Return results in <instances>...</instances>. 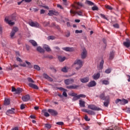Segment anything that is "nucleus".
Listing matches in <instances>:
<instances>
[{"instance_id": "1", "label": "nucleus", "mask_w": 130, "mask_h": 130, "mask_svg": "<svg viewBox=\"0 0 130 130\" xmlns=\"http://www.w3.org/2000/svg\"><path fill=\"white\" fill-rule=\"evenodd\" d=\"M17 16L16 14H12L10 16L6 17L5 19V21L7 24L10 25V26H13L15 24V22H12V21H16Z\"/></svg>"}, {"instance_id": "2", "label": "nucleus", "mask_w": 130, "mask_h": 130, "mask_svg": "<svg viewBox=\"0 0 130 130\" xmlns=\"http://www.w3.org/2000/svg\"><path fill=\"white\" fill-rule=\"evenodd\" d=\"M74 66L76 67V70L79 71L83 67V61L80 59L76 60L74 63Z\"/></svg>"}, {"instance_id": "3", "label": "nucleus", "mask_w": 130, "mask_h": 130, "mask_svg": "<svg viewBox=\"0 0 130 130\" xmlns=\"http://www.w3.org/2000/svg\"><path fill=\"white\" fill-rule=\"evenodd\" d=\"M83 4L80 3V2H75L74 3V5H72V7L73 8H74V9H75V10H79L82 7H83Z\"/></svg>"}, {"instance_id": "4", "label": "nucleus", "mask_w": 130, "mask_h": 130, "mask_svg": "<svg viewBox=\"0 0 130 130\" xmlns=\"http://www.w3.org/2000/svg\"><path fill=\"white\" fill-rule=\"evenodd\" d=\"M89 109H91V110H94V111H99L101 110V109L100 108L97 107L94 105H89L88 106Z\"/></svg>"}, {"instance_id": "5", "label": "nucleus", "mask_w": 130, "mask_h": 130, "mask_svg": "<svg viewBox=\"0 0 130 130\" xmlns=\"http://www.w3.org/2000/svg\"><path fill=\"white\" fill-rule=\"evenodd\" d=\"M70 14L72 16H75L76 14L78 15V16H83V12L82 11H75L73 10H71Z\"/></svg>"}, {"instance_id": "6", "label": "nucleus", "mask_w": 130, "mask_h": 130, "mask_svg": "<svg viewBox=\"0 0 130 130\" xmlns=\"http://www.w3.org/2000/svg\"><path fill=\"white\" fill-rule=\"evenodd\" d=\"M18 30V27H15L13 28L11 33L10 34V37L12 39L14 38V36H15V34H16V32H17Z\"/></svg>"}, {"instance_id": "7", "label": "nucleus", "mask_w": 130, "mask_h": 130, "mask_svg": "<svg viewBox=\"0 0 130 130\" xmlns=\"http://www.w3.org/2000/svg\"><path fill=\"white\" fill-rule=\"evenodd\" d=\"M28 24L31 27H35V28H39V23L37 22L30 21Z\"/></svg>"}, {"instance_id": "8", "label": "nucleus", "mask_w": 130, "mask_h": 130, "mask_svg": "<svg viewBox=\"0 0 130 130\" xmlns=\"http://www.w3.org/2000/svg\"><path fill=\"white\" fill-rule=\"evenodd\" d=\"M81 58L84 59L87 57V50L85 48L82 49V52L81 54Z\"/></svg>"}, {"instance_id": "9", "label": "nucleus", "mask_w": 130, "mask_h": 130, "mask_svg": "<svg viewBox=\"0 0 130 130\" xmlns=\"http://www.w3.org/2000/svg\"><path fill=\"white\" fill-rule=\"evenodd\" d=\"M48 112H49V113H50V114H51V115H52L53 116H56V115L58 114L57 111L53 109H48Z\"/></svg>"}, {"instance_id": "10", "label": "nucleus", "mask_w": 130, "mask_h": 130, "mask_svg": "<svg viewBox=\"0 0 130 130\" xmlns=\"http://www.w3.org/2000/svg\"><path fill=\"white\" fill-rule=\"evenodd\" d=\"M74 82H75V80L73 78L66 79L64 80L66 85H71V84H73Z\"/></svg>"}, {"instance_id": "11", "label": "nucleus", "mask_w": 130, "mask_h": 130, "mask_svg": "<svg viewBox=\"0 0 130 130\" xmlns=\"http://www.w3.org/2000/svg\"><path fill=\"white\" fill-rule=\"evenodd\" d=\"M22 100L24 102H27L30 100V95L29 94L25 95L22 97Z\"/></svg>"}, {"instance_id": "12", "label": "nucleus", "mask_w": 130, "mask_h": 130, "mask_svg": "<svg viewBox=\"0 0 130 130\" xmlns=\"http://www.w3.org/2000/svg\"><path fill=\"white\" fill-rule=\"evenodd\" d=\"M43 76L44 78H45V79H46V80H47L48 81H49V82H52L53 81V79L52 78H51L50 77H49L46 73H44L43 74Z\"/></svg>"}, {"instance_id": "13", "label": "nucleus", "mask_w": 130, "mask_h": 130, "mask_svg": "<svg viewBox=\"0 0 130 130\" xmlns=\"http://www.w3.org/2000/svg\"><path fill=\"white\" fill-rule=\"evenodd\" d=\"M6 114L7 115H9L10 114H15V108H11V109L7 110Z\"/></svg>"}, {"instance_id": "14", "label": "nucleus", "mask_w": 130, "mask_h": 130, "mask_svg": "<svg viewBox=\"0 0 130 130\" xmlns=\"http://www.w3.org/2000/svg\"><path fill=\"white\" fill-rule=\"evenodd\" d=\"M99 98H100V99H102V100H105L106 98H107L108 99H109V96H107L106 97H105V92H103L102 93H101L100 95Z\"/></svg>"}, {"instance_id": "15", "label": "nucleus", "mask_w": 130, "mask_h": 130, "mask_svg": "<svg viewBox=\"0 0 130 130\" xmlns=\"http://www.w3.org/2000/svg\"><path fill=\"white\" fill-rule=\"evenodd\" d=\"M90 79L89 77H84L83 78L80 79V81L81 83H88Z\"/></svg>"}, {"instance_id": "16", "label": "nucleus", "mask_w": 130, "mask_h": 130, "mask_svg": "<svg viewBox=\"0 0 130 130\" xmlns=\"http://www.w3.org/2000/svg\"><path fill=\"white\" fill-rule=\"evenodd\" d=\"M123 44L124 46H125V47L128 48V47H129V46H130V41L126 39V41L123 42Z\"/></svg>"}, {"instance_id": "17", "label": "nucleus", "mask_w": 130, "mask_h": 130, "mask_svg": "<svg viewBox=\"0 0 130 130\" xmlns=\"http://www.w3.org/2000/svg\"><path fill=\"white\" fill-rule=\"evenodd\" d=\"M28 86L30 88H32V89H35L36 90H38V86H37V85H36L33 83H28Z\"/></svg>"}, {"instance_id": "18", "label": "nucleus", "mask_w": 130, "mask_h": 130, "mask_svg": "<svg viewBox=\"0 0 130 130\" xmlns=\"http://www.w3.org/2000/svg\"><path fill=\"white\" fill-rule=\"evenodd\" d=\"M62 49L65 51H74L75 50L73 47H64L62 48Z\"/></svg>"}, {"instance_id": "19", "label": "nucleus", "mask_w": 130, "mask_h": 130, "mask_svg": "<svg viewBox=\"0 0 130 130\" xmlns=\"http://www.w3.org/2000/svg\"><path fill=\"white\" fill-rule=\"evenodd\" d=\"M92 78H93V80H98V79H99V78H100V73H98L96 74H94L92 76Z\"/></svg>"}, {"instance_id": "20", "label": "nucleus", "mask_w": 130, "mask_h": 130, "mask_svg": "<svg viewBox=\"0 0 130 130\" xmlns=\"http://www.w3.org/2000/svg\"><path fill=\"white\" fill-rule=\"evenodd\" d=\"M96 83L95 81H91L90 82H89L88 84V87H95L96 85Z\"/></svg>"}, {"instance_id": "21", "label": "nucleus", "mask_w": 130, "mask_h": 130, "mask_svg": "<svg viewBox=\"0 0 130 130\" xmlns=\"http://www.w3.org/2000/svg\"><path fill=\"white\" fill-rule=\"evenodd\" d=\"M66 88L67 89H77V88H79V85L74 84L73 85L68 86Z\"/></svg>"}, {"instance_id": "22", "label": "nucleus", "mask_w": 130, "mask_h": 130, "mask_svg": "<svg viewBox=\"0 0 130 130\" xmlns=\"http://www.w3.org/2000/svg\"><path fill=\"white\" fill-rule=\"evenodd\" d=\"M115 54V52L112 51L110 52V55H109V59L112 60L113 58H114V55Z\"/></svg>"}, {"instance_id": "23", "label": "nucleus", "mask_w": 130, "mask_h": 130, "mask_svg": "<svg viewBox=\"0 0 130 130\" xmlns=\"http://www.w3.org/2000/svg\"><path fill=\"white\" fill-rule=\"evenodd\" d=\"M128 103V101L127 100L123 99L121 100V102L120 103L121 105H125V104H127Z\"/></svg>"}, {"instance_id": "24", "label": "nucleus", "mask_w": 130, "mask_h": 130, "mask_svg": "<svg viewBox=\"0 0 130 130\" xmlns=\"http://www.w3.org/2000/svg\"><path fill=\"white\" fill-rule=\"evenodd\" d=\"M47 110H46V109H44V110H42V113H44V116H45L46 117H48L50 115L48 113H47Z\"/></svg>"}, {"instance_id": "25", "label": "nucleus", "mask_w": 130, "mask_h": 130, "mask_svg": "<svg viewBox=\"0 0 130 130\" xmlns=\"http://www.w3.org/2000/svg\"><path fill=\"white\" fill-rule=\"evenodd\" d=\"M37 50V51H39V52H40V53H44L45 52L44 49L40 46L38 47Z\"/></svg>"}, {"instance_id": "26", "label": "nucleus", "mask_w": 130, "mask_h": 130, "mask_svg": "<svg viewBox=\"0 0 130 130\" xmlns=\"http://www.w3.org/2000/svg\"><path fill=\"white\" fill-rule=\"evenodd\" d=\"M43 47L48 52L51 51V49H50V48L47 45H44Z\"/></svg>"}, {"instance_id": "27", "label": "nucleus", "mask_w": 130, "mask_h": 130, "mask_svg": "<svg viewBox=\"0 0 130 130\" xmlns=\"http://www.w3.org/2000/svg\"><path fill=\"white\" fill-rule=\"evenodd\" d=\"M29 42L31 43L33 46H37V43L34 40H30L29 41Z\"/></svg>"}, {"instance_id": "28", "label": "nucleus", "mask_w": 130, "mask_h": 130, "mask_svg": "<svg viewBox=\"0 0 130 130\" xmlns=\"http://www.w3.org/2000/svg\"><path fill=\"white\" fill-rule=\"evenodd\" d=\"M58 58L59 59V61H60V62H62L63 61H64L66 60V57H62L61 56H59L58 57Z\"/></svg>"}, {"instance_id": "29", "label": "nucleus", "mask_w": 130, "mask_h": 130, "mask_svg": "<svg viewBox=\"0 0 130 130\" xmlns=\"http://www.w3.org/2000/svg\"><path fill=\"white\" fill-rule=\"evenodd\" d=\"M79 105L80 107H85V101L79 100Z\"/></svg>"}, {"instance_id": "30", "label": "nucleus", "mask_w": 130, "mask_h": 130, "mask_svg": "<svg viewBox=\"0 0 130 130\" xmlns=\"http://www.w3.org/2000/svg\"><path fill=\"white\" fill-rule=\"evenodd\" d=\"M104 64V60H102L100 64V66H99V70H102L103 69V65Z\"/></svg>"}, {"instance_id": "31", "label": "nucleus", "mask_w": 130, "mask_h": 130, "mask_svg": "<svg viewBox=\"0 0 130 130\" xmlns=\"http://www.w3.org/2000/svg\"><path fill=\"white\" fill-rule=\"evenodd\" d=\"M48 15L49 16H52V15H55V11L53 10H49Z\"/></svg>"}, {"instance_id": "32", "label": "nucleus", "mask_w": 130, "mask_h": 130, "mask_svg": "<svg viewBox=\"0 0 130 130\" xmlns=\"http://www.w3.org/2000/svg\"><path fill=\"white\" fill-rule=\"evenodd\" d=\"M25 63H26V64H27L29 69H32V68H33V65H32V64H31V63L28 61H25Z\"/></svg>"}, {"instance_id": "33", "label": "nucleus", "mask_w": 130, "mask_h": 130, "mask_svg": "<svg viewBox=\"0 0 130 130\" xmlns=\"http://www.w3.org/2000/svg\"><path fill=\"white\" fill-rule=\"evenodd\" d=\"M85 4L87 5H89V6H94V3L91 1H89L88 0H86L85 2Z\"/></svg>"}, {"instance_id": "34", "label": "nucleus", "mask_w": 130, "mask_h": 130, "mask_svg": "<svg viewBox=\"0 0 130 130\" xmlns=\"http://www.w3.org/2000/svg\"><path fill=\"white\" fill-rule=\"evenodd\" d=\"M102 84L103 85H109L110 82H109V81H108V80H104L102 81Z\"/></svg>"}, {"instance_id": "35", "label": "nucleus", "mask_w": 130, "mask_h": 130, "mask_svg": "<svg viewBox=\"0 0 130 130\" xmlns=\"http://www.w3.org/2000/svg\"><path fill=\"white\" fill-rule=\"evenodd\" d=\"M87 113L89 115H94V114H95V112H94V111H93L92 110H90L87 111Z\"/></svg>"}, {"instance_id": "36", "label": "nucleus", "mask_w": 130, "mask_h": 130, "mask_svg": "<svg viewBox=\"0 0 130 130\" xmlns=\"http://www.w3.org/2000/svg\"><path fill=\"white\" fill-rule=\"evenodd\" d=\"M5 105H9L10 104V100L8 99H6L4 102Z\"/></svg>"}, {"instance_id": "37", "label": "nucleus", "mask_w": 130, "mask_h": 130, "mask_svg": "<svg viewBox=\"0 0 130 130\" xmlns=\"http://www.w3.org/2000/svg\"><path fill=\"white\" fill-rule=\"evenodd\" d=\"M22 92V89L18 88L15 91L16 94H20Z\"/></svg>"}, {"instance_id": "38", "label": "nucleus", "mask_w": 130, "mask_h": 130, "mask_svg": "<svg viewBox=\"0 0 130 130\" xmlns=\"http://www.w3.org/2000/svg\"><path fill=\"white\" fill-rule=\"evenodd\" d=\"M45 127L48 128V129H49L51 128V125L49 123H46L45 124Z\"/></svg>"}, {"instance_id": "39", "label": "nucleus", "mask_w": 130, "mask_h": 130, "mask_svg": "<svg viewBox=\"0 0 130 130\" xmlns=\"http://www.w3.org/2000/svg\"><path fill=\"white\" fill-rule=\"evenodd\" d=\"M34 68L35 70H37V71H40V67L38 65H34Z\"/></svg>"}, {"instance_id": "40", "label": "nucleus", "mask_w": 130, "mask_h": 130, "mask_svg": "<svg viewBox=\"0 0 130 130\" xmlns=\"http://www.w3.org/2000/svg\"><path fill=\"white\" fill-rule=\"evenodd\" d=\"M78 98L80 99V98H86V96L85 94H78Z\"/></svg>"}, {"instance_id": "41", "label": "nucleus", "mask_w": 130, "mask_h": 130, "mask_svg": "<svg viewBox=\"0 0 130 130\" xmlns=\"http://www.w3.org/2000/svg\"><path fill=\"white\" fill-rule=\"evenodd\" d=\"M105 8H106V9H108V10H110V11L113 10V8L109 5H105Z\"/></svg>"}, {"instance_id": "42", "label": "nucleus", "mask_w": 130, "mask_h": 130, "mask_svg": "<svg viewBox=\"0 0 130 130\" xmlns=\"http://www.w3.org/2000/svg\"><path fill=\"white\" fill-rule=\"evenodd\" d=\"M79 98H78V95H76L74 97H73V98L72 99V101L74 102V101H77V100H79Z\"/></svg>"}, {"instance_id": "43", "label": "nucleus", "mask_w": 130, "mask_h": 130, "mask_svg": "<svg viewBox=\"0 0 130 130\" xmlns=\"http://www.w3.org/2000/svg\"><path fill=\"white\" fill-rule=\"evenodd\" d=\"M100 16H101V18H103V19H105V20H108L107 17H106L105 15L103 14H100Z\"/></svg>"}, {"instance_id": "44", "label": "nucleus", "mask_w": 130, "mask_h": 130, "mask_svg": "<svg viewBox=\"0 0 130 130\" xmlns=\"http://www.w3.org/2000/svg\"><path fill=\"white\" fill-rule=\"evenodd\" d=\"M54 39H55V37H54V36H51L48 37V40H54Z\"/></svg>"}, {"instance_id": "45", "label": "nucleus", "mask_w": 130, "mask_h": 130, "mask_svg": "<svg viewBox=\"0 0 130 130\" xmlns=\"http://www.w3.org/2000/svg\"><path fill=\"white\" fill-rule=\"evenodd\" d=\"M105 73H106V74H110L111 73V69H108L106 70Z\"/></svg>"}, {"instance_id": "46", "label": "nucleus", "mask_w": 130, "mask_h": 130, "mask_svg": "<svg viewBox=\"0 0 130 130\" xmlns=\"http://www.w3.org/2000/svg\"><path fill=\"white\" fill-rule=\"evenodd\" d=\"M69 95H70V96H72V97H75L76 96H78V94L76 93H74V92L71 93Z\"/></svg>"}, {"instance_id": "47", "label": "nucleus", "mask_w": 130, "mask_h": 130, "mask_svg": "<svg viewBox=\"0 0 130 130\" xmlns=\"http://www.w3.org/2000/svg\"><path fill=\"white\" fill-rule=\"evenodd\" d=\"M109 105V102H108V101H106V102L104 103V105L106 107H108V105Z\"/></svg>"}, {"instance_id": "48", "label": "nucleus", "mask_w": 130, "mask_h": 130, "mask_svg": "<svg viewBox=\"0 0 130 130\" xmlns=\"http://www.w3.org/2000/svg\"><path fill=\"white\" fill-rule=\"evenodd\" d=\"M91 9L92 11H98V7L97 6H93Z\"/></svg>"}, {"instance_id": "49", "label": "nucleus", "mask_w": 130, "mask_h": 130, "mask_svg": "<svg viewBox=\"0 0 130 130\" xmlns=\"http://www.w3.org/2000/svg\"><path fill=\"white\" fill-rule=\"evenodd\" d=\"M62 72H63V73H67L68 72V69H67V68L64 67L61 69Z\"/></svg>"}, {"instance_id": "50", "label": "nucleus", "mask_w": 130, "mask_h": 130, "mask_svg": "<svg viewBox=\"0 0 130 130\" xmlns=\"http://www.w3.org/2000/svg\"><path fill=\"white\" fill-rule=\"evenodd\" d=\"M27 81H28L29 83H34V80H33L31 78H27Z\"/></svg>"}, {"instance_id": "51", "label": "nucleus", "mask_w": 130, "mask_h": 130, "mask_svg": "<svg viewBox=\"0 0 130 130\" xmlns=\"http://www.w3.org/2000/svg\"><path fill=\"white\" fill-rule=\"evenodd\" d=\"M25 107H26V105H25L24 104H22L20 106V109H21V110H23V109H25Z\"/></svg>"}, {"instance_id": "52", "label": "nucleus", "mask_w": 130, "mask_h": 130, "mask_svg": "<svg viewBox=\"0 0 130 130\" xmlns=\"http://www.w3.org/2000/svg\"><path fill=\"white\" fill-rule=\"evenodd\" d=\"M67 91H64L62 93V96L64 97H68V93H67Z\"/></svg>"}, {"instance_id": "53", "label": "nucleus", "mask_w": 130, "mask_h": 130, "mask_svg": "<svg viewBox=\"0 0 130 130\" xmlns=\"http://www.w3.org/2000/svg\"><path fill=\"white\" fill-rule=\"evenodd\" d=\"M57 89H58L59 90H60V91H68V90L62 88V87H58Z\"/></svg>"}, {"instance_id": "54", "label": "nucleus", "mask_w": 130, "mask_h": 130, "mask_svg": "<svg viewBox=\"0 0 130 130\" xmlns=\"http://www.w3.org/2000/svg\"><path fill=\"white\" fill-rule=\"evenodd\" d=\"M56 124H58V125H63L64 123L63 122H57Z\"/></svg>"}, {"instance_id": "55", "label": "nucleus", "mask_w": 130, "mask_h": 130, "mask_svg": "<svg viewBox=\"0 0 130 130\" xmlns=\"http://www.w3.org/2000/svg\"><path fill=\"white\" fill-rule=\"evenodd\" d=\"M119 102H120H120H121V100H120L119 99H117L115 101L116 104H118V103H119Z\"/></svg>"}, {"instance_id": "56", "label": "nucleus", "mask_w": 130, "mask_h": 130, "mask_svg": "<svg viewBox=\"0 0 130 130\" xmlns=\"http://www.w3.org/2000/svg\"><path fill=\"white\" fill-rule=\"evenodd\" d=\"M84 119L85 120H86V121H90V119H89V118L88 117V116L85 115L84 117Z\"/></svg>"}, {"instance_id": "57", "label": "nucleus", "mask_w": 130, "mask_h": 130, "mask_svg": "<svg viewBox=\"0 0 130 130\" xmlns=\"http://www.w3.org/2000/svg\"><path fill=\"white\" fill-rule=\"evenodd\" d=\"M75 33H76V34H78L79 33H83V30H75Z\"/></svg>"}, {"instance_id": "58", "label": "nucleus", "mask_w": 130, "mask_h": 130, "mask_svg": "<svg viewBox=\"0 0 130 130\" xmlns=\"http://www.w3.org/2000/svg\"><path fill=\"white\" fill-rule=\"evenodd\" d=\"M113 27H114V28H119V25H118L117 23H116L113 24Z\"/></svg>"}, {"instance_id": "59", "label": "nucleus", "mask_w": 130, "mask_h": 130, "mask_svg": "<svg viewBox=\"0 0 130 130\" xmlns=\"http://www.w3.org/2000/svg\"><path fill=\"white\" fill-rule=\"evenodd\" d=\"M49 22H44V26H49Z\"/></svg>"}, {"instance_id": "60", "label": "nucleus", "mask_w": 130, "mask_h": 130, "mask_svg": "<svg viewBox=\"0 0 130 130\" xmlns=\"http://www.w3.org/2000/svg\"><path fill=\"white\" fill-rule=\"evenodd\" d=\"M20 67H23V68H26V63H21L20 64Z\"/></svg>"}, {"instance_id": "61", "label": "nucleus", "mask_w": 130, "mask_h": 130, "mask_svg": "<svg viewBox=\"0 0 130 130\" xmlns=\"http://www.w3.org/2000/svg\"><path fill=\"white\" fill-rule=\"evenodd\" d=\"M16 59L17 61H19V62H22V59L20 58L19 57H17Z\"/></svg>"}, {"instance_id": "62", "label": "nucleus", "mask_w": 130, "mask_h": 130, "mask_svg": "<svg viewBox=\"0 0 130 130\" xmlns=\"http://www.w3.org/2000/svg\"><path fill=\"white\" fill-rule=\"evenodd\" d=\"M45 13V10L43 9L41 10V11H40L41 14H44Z\"/></svg>"}, {"instance_id": "63", "label": "nucleus", "mask_w": 130, "mask_h": 130, "mask_svg": "<svg viewBox=\"0 0 130 130\" xmlns=\"http://www.w3.org/2000/svg\"><path fill=\"white\" fill-rule=\"evenodd\" d=\"M17 89H15V87H12V92H16Z\"/></svg>"}, {"instance_id": "64", "label": "nucleus", "mask_w": 130, "mask_h": 130, "mask_svg": "<svg viewBox=\"0 0 130 130\" xmlns=\"http://www.w3.org/2000/svg\"><path fill=\"white\" fill-rule=\"evenodd\" d=\"M84 129L85 130L90 129V127L89 126H86L85 127V128H84Z\"/></svg>"}]
</instances>
